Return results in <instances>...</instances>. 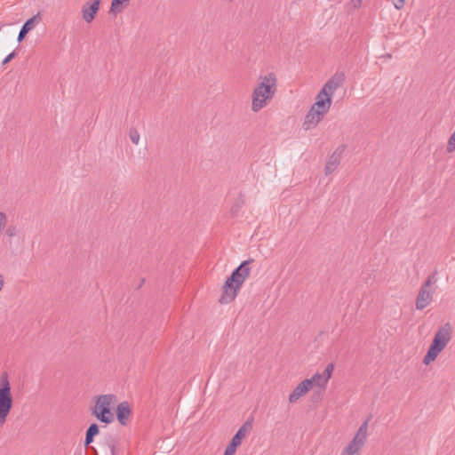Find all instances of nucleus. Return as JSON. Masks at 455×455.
Instances as JSON below:
<instances>
[{
	"label": "nucleus",
	"mask_w": 455,
	"mask_h": 455,
	"mask_svg": "<svg viewBox=\"0 0 455 455\" xmlns=\"http://www.w3.org/2000/svg\"><path fill=\"white\" fill-rule=\"evenodd\" d=\"M277 90V77L269 72L259 75L257 84L251 93V110L254 113L264 108L274 98Z\"/></svg>",
	"instance_id": "nucleus-1"
},
{
	"label": "nucleus",
	"mask_w": 455,
	"mask_h": 455,
	"mask_svg": "<svg viewBox=\"0 0 455 455\" xmlns=\"http://www.w3.org/2000/svg\"><path fill=\"white\" fill-rule=\"evenodd\" d=\"M254 261L253 259H249L243 261L226 280L222 287V294L219 299L221 304H228L233 301L241 289L243 283L250 276L251 267L250 264Z\"/></svg>",
	"instance_id": "nucleus-2"
},
{
	"label": "nucleus",
	"mask_w": 455,
	"mask_h": 455,
	"mask_svg": "<svg viewBox=\"0 0 455 455\" xmlns=\"http://www.w3.org/2000/svg\"><path fill=\"white\" fill-rule=\"evenodd\" d=\"M451 338V326L445 323L435 332L433 341L428 348L427 355L424 356L423 363L428 364L435 361L440 352L446 347Z\"/></svg>",
	"instance_id": "nucleus-3"
},
{
	"label": "nucleus",
	"mask_w": 455,
	"mask_h": 455,
	"mask_svg": "<svg viewBox=\"0 0 455 455\" xmlns=\"http://www.w3.org/2000/svg\"><path fill=\"white\" fill-rule=\"evenodd\" d=\"M13 399L11 384L6 372L0 376V427H2L12 411Z\"/></svg>",
	"instance_id": "nucleus-4"
},
{
	"label": "nucleus",
	"mask_w": 455,
	"mask_h": 455,
	"mask_svg": "<svg viewBox=\"0 0 455 455\" xmlns=\"http://www.w3.org/2000/svg\"><path fill=\"white\" fill-rule=\"evenodd\" d=\"M115 396L113 395H102L97 398L92 414L105 424H109L114 420V415L110 411L111 403Z\"/></svg>",
	"instance_id": "nucleus-5"
},
{
	"label": "nucleus",
	"mask_w": 455,
	"mask_h": 455,
	"mask_svg": "<svg viewBox=\"0 0 455 455\" xmlns=\"http://www.w3.org/2000/svg\"><path fill=\"white\" fill-rule=\"evenodd\" d=\"M369 420L370 419H367L361 425L356 434L355 435L354 438L344 449L341 455H359V451L364 445L367 439Z\"/></svg>",
	"instance_id": "nucleus-6"
},
{
	"label": "nucleus",
	"mask_w": 455,
	"mask_h": 455,
	"mask_svg": "<svg viewBox=\"0 0 455 455\" xmlns=\"http://www.w3.org/2000/svg\"><path fill=\"white\" fill-rule=\"evenodd\" d=\"M346 80L344 72L337 71L327 82L323 84V95H329L332 98L334 92L340 88Z\"/></svg>",
	"instance_id": "nucleus-7"
},
{
	"label": "nucleus",
	"mask_w": 455,
	"mask_h": 455,
	"mask_svg": "<svg viewBox=\"0 0 455 455\" xmlns=\"http://www.w3.org/2000/svg\"><path fill=\"white\" fill-rule=\"evenodd\" d=\"M333 370L334 365L331 363L326 366L323 373H315L310 379H308L311 382V388L313 386L325 388L329 379L331 378Z\"/></svg>",
	"instance_id": "nucleus-8"
},
{
	"label": "nucleus",
	"mask_w": 455,
	"mask_h": 455,
	"mask_svg": "<svg viewBox=\"0 0 455 455\" xmlns=\"http://www.w3.org/2000/svg\"><path fill=\"white\" fill-rule=\"evenodd\" d=\"M324 116L325 114L320 112L319 110H316L314 108H310V109L308 110L304 118L302 128L305 131L315 128L318 125V124L323 119Z\"/></svg>",
	"instance_id": "nucleus-9"
},
{
	"label": "nucleus",
	"mask_w": 455,
	"mask_h": 455,
	"mask_svg": "<svg viewBox=\"0 0 455 455\" xmlns=\"http://www.w3.org/2000/svg\"><path fill=\"white\" fill-rule=\"evenodd\" d=\"M251 428V422L246 421L233 436L229 444L226 447V450L235 453L236 448L242 443L243 439L246 436L249 430Z\"/></svg>",
	"instance_id": "nucleus-10"
},
{
	"label": "nucleus",
	"mask_w": 455,
	"mask_h": 455,
	"mask_svg": "<svg viewBox=\"0 0 455 455\" xmlns=\"http://www.w3.org/2000/svg\"><path fill=\"white\" fill-rule=\"evenodd\" d=\"M101 0H90L82 7L83 19L85 22L91 23L100 9Z\"/></svg>",
	"instance_id": "nucleus-11"
},
{
	"label": "nucleus",
	"mask_w": 455,
	"mask_h": 455,
	"mask_svg": "<svg viewBox=\"0 0 455 455\" xmlns=\"http://www.w3.org/2000/svg\"><path fill=\"white\" fill-rule=\"evenodd\" d=\"M332 103V98L329 95H323V91L321 90L316 97L315 103L311 106V108H314L316 110H319L320 112L323 114H327L331 108Z\"/></svg>",
	"instance_id": "nucleus-12"
},
{
	"label": "nucleus",
	"mask_w": 455,
	"mask_h": 455,
	"mask_svg": "<svg viewBox=\"0 0 455 455\" xmlns=\"http://www.w3.org/2000/svg\"><path fill=\"white\" fill-rule=\"evenodd\" d=\"M309 389H311V382L309 379H304L301 381L291 393L289 395V402L291 403H295L298 400L306 395Z\"/></svg>",
	"instance_id": "nucleus-13"
},
{
	"label": "nucleus",
	"mask_w": 455,
	"mask_h": 455,
	"mask_svg": "<svg viewBox=\"0 0 455 455\" xmlns=\"http://www.w3.org/2000/svg\"><path fill=\"white\" fill-rule=\"evenodd\" d=\"M433 291L431 290L421 288L416 299V308L422 310L426 308L432 301Z\"/></svg>",
	"instance_id": "nucleus-14"
},
{
	"label": "nucleus",
	"mask_w": 455,
	"mask_h": 455,
	"mask_svg": "<svg viewBox=\"0 0 455 455\" xmlns=\"http://www.w3.org/2000/svg\"><path fill=\"white\" fill-rule=\"evenodd\" d=\"M131 414V409L127 402H123L117 405L116 416L119 423L125 426Z\"/></svg>",
	"instance_id": "nucleus-15"
},
{
	"label": "nucleus",
	"mask_w": 455,
	"mask_h": 455,
	"mask_svg": "<svg viewBox=\"0 0 455 455\" xmlns=\"http://www.w3.org/2000/svg\"><path fill=\"white\" fill-rule=\"evenodd\" d=\"M40 20L39 14L33 16L32 18L28 19L21 27L17 40L19 42H21L27 34L32 30L35 27L36 22Z\"/></svg>",
	"instance_id": "nucleus-16"
},
{
	"label": "nucleus",
	"mask_w": 455,
	"mask_h": 455,
	"mask_svg": "<svg viewBox=\"0 0 455 455\" xmlns=\"http://www.w3.org/2000/svg\"><path fill=\"white\" fill-rule=\"evenodd\" d=\"M339 163H340L339 156L336 154H332L326 163V165L324 168L325 174L329 175V174L332 173L337 169Z\"/></svg>",
	"instance_id": "nucleus-17"
},
{
	"label": "nucleus",
	"mask_w": 455,
	"mask_h": 455,
	"mask_svg": "<svg viewBox=\"0 0 455 455\" xmlns=\"http://www.w3.org/2000/svg\"><path fill=\"white\" fill-rule=\"evenodd\" d=\"M4 232V234L6 235L7 237L12 238L15 235H17V234H18L17 226L13 225V224H11V225H7L6 224V227H5Z\"/></svg>",
	"instance_id": "nucleus-18"
},
{
	"label": "nucleus",
	"mask_w": 455,
	"mask_h": 455,
	"mask_svg": "<svg viewBox=\"0 0 455 455\" xmlns=\"http://www.w3.org/2000/svg\"><path fill=\"white\" fill-rule=\"evenodd\" d=\"M129 138L132 142L135 145H138L140 142V135L136 128L132 127L129 131Z\"/></svg>",
	"instance_id": "nucleus-19"
},
{
	"label": "nucleus",
	"mask_w": 455,
	"mask_h": 455,
	"mask_svg": "<svg viewBox=\"0 0 455 455\" xmlns=\"http://www.w3.org/2000/svg\"><path fill=\"white\" fill-rule=\"evenodd\" d=\"M99 426L96 423H92L90 425V427L86 430V435L91 436L92 438H94L99 434Z\"/></svg>",
	"instance_id": "nucleus-20"
},
{
	"label": "nucleus",
	"mask_w": 455,
	"mask_h": 455,
	"mask_svg": "<svg viewBox=\"0 0 455 455\" xmlns=\"http://www.w3.org/2000/svg\"><path fill=\"white\" fill-rule=\"evenodd\" d=\"M128 1L129 0H112L110 12H120L119 5Z\"/></svg>",
	"instance_id": "nucleus-21"
},
{
	"label": "nucleus",
	"mask_w": 455,
	"mask_h": 455,
	"mask_svg": "<svg viewBox=\"0 0 455 455\" xmlns=\"http://www.w3.org/2000/svg\"><path fill=\"white\" fill-rule=\"evenodd\" d=\"M6 224H7V215L4 212H0V236L4 233Z\"/></svg>",
	"instance_id": "nucleus-22"
},
{
	"label": "nucleus",
	"mask_w": 455,
	"mask_h": 455,
	"mask_svg": "<svg viewBox=\"0 0 455 455\" xmlns=\"http://www.w3.org/2000/svg\"><path fill=\"white\" fill-rule=\"evenodd\" d=\"M434 282V275L428 276L427 281L421 285V288L431 290V285Z\"/></svg>",
	"instance_id": "nucleus-23"
},
{
	"label": "nucleus",
	"mask_w": 455,
	"mask_h": 455,
	"mask_svg": "<svg viewBox=\"0 0 455 455\" xmlns=\"http://www.w3.org/2000/svg\"><path fill=\"white\" fill-rule=\"evenodd\" d=\"M393 4L397 10H400L404 5V0H393Z\"/></svg>",
	"instance_id": "nucleus-24"
},
{
	"label": "nucleus",
	"mask_w": 455,
	"mask_h": 455,
	"mask_svg": "<svg viewBox=\"0 0 455 455\" xmlns=\"http://www.w3.org/2000/svg\"><path fill=\"white\" fill-rule=\"evenodd\" d=\"M14 57H15V52H11L10 54H8V55L4 58V60H3L2 64H3V65L7 64V63H8V62H10V61L14 58Z\"/></svg>",
	"instance_id": "nucleus-25"
},
{
	"label": "nucleus",
	"mask_w": 455,
	"mask_h": 455,
	"mask_svg": "<svg viewBox=\"0 0 455 455\" xmlns=\"http://www.w3.org/2000/svg\"><path fill=\"white\" fill-rule=\"evenodd\" d=\"M355 8H359L362 5L363 0H350Z\"/></svg>",
	"instance_id": "nucleus-26"
},
{
	"label": "nucleus",
	"mask_w": 455,
	"mask_h": 455,
	"mask_svg": "<svg viewBox=\"0 0 455 455\" xmlns=\"http://www.w3.org/2000/svg\"><path fill=\"white\" fill-rule=\"evenodd\" d=\"M93 442V438H92L91 436L87 435L85 434V439H84V445L85 446H88L89 444H91Z\"/></svg>",
	"instance_id": "nucleus-27"
},
{
	"label": "nucleus",
	"mask_w": 455,
	"mask_h": 455,
	"mask_svg": "<svg viewBox=\"0 0 455 455\" xmlns=\"http://www.w3.org/2000/svg\"><path fill=\"white\" fill-rule=\"evenodd\" d=\"M111 455H116V446L113 443L108 444Z\"/></svg>",
	"instance_id": "nucleus-28"
},
{
	"label": "nucleus",
	"mask_w": 455,
	"mask_h": 455,
	"mask_svg": "<svg viewBox=\"0 0 455 455\" xmlns=\"http://www.w3.org/2000/svg\"><path fill=\"white\" fill-rule=\"evenodd\" d=\"M4 276L2 275H0V291H2V289L4 287Z\"/></svg>",
	"instance_id": "nucleus-29"
},
{
	"label": "nucleus",
	"mask_w": 455,
	"mask_h": 455,
	"mask_svg": "<svg viewBox=\"0 0 455 455\" xmlns=\"http://www.w3.org/2000/svg\"><path fill=\"white\" fill-rule=\"evenodd\" d=\"M235 453L229 451V450H226L225 449V451H224V455H234Z\"/></svg>",
	"instance_id": "nucleus-30"
},
{
	"label": "nucleus",
	"mask_w": 455,
	"mask_h": 455,
	"mask_svg": "<svg viewBox=\"0 0 455 455\" xmlns=\"http://www.w3.org/2000/svg\"><path fill=\"white\" fill-rule=\"evenodd\" d=\"M235 453L229 451V450H226L225 449V451H224V455H234Z\"/></svg>",
	"instance_id": "nucleus-31"
}]
</instances>
